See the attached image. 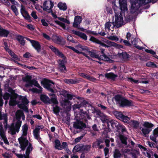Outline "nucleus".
I'll list each match as a JSON object with an SVG mask.
<instances>
[{
	"mask_svg": "<svg viewBox=\"0 0 158 158\" xmlns=\"http://www.w3.org/2000/svg\"><path fill=\"white\" fill-rule=\"evenodd\" d=\"M18 140L20 144V148L22 151H24L28 145L26 150L25 153L26 156L29 157L30 154L33 149L32 144L29 143L26 137L21 136L18 138Z\"/></svg>",
	"mask_w": 158,
	"mask_h": 158,
	"instance_id": "nucleus-1",
	"label": "nucleus"
},
{
	"mask_svg": "<svg viewBox=\"0 0 158 158\" xmlns=\"http://www.w3.org/2000/svg\"><path fill=\"white\" fill-rule=\"evenodd\" d=\"M114 98L116 104L120 107H130L133 105L131 100L127 99L119 94L115 95Z\"/></svg>",
	"mask_w": 158,
	"mask_h": 158,
	"instance_id": "nucleus-2",
	"label": "nucleus"
},
{
	"mask_svg": "<svg viewBox=\"0 0 158 158\" xmlns=\"http://www.w3.org/2000/svg\"><path fill=\"white\" fill-rule=\"evenodd\" d=\"M90 145H84L81 144L75 146L73 150V153L81 152L80 158H85V153L89 152L90 150Z\"/></svg>",
	"mask_w": 158,
	"mask_h": 158,
	"instance_id": "nucleus-3",
	"label": "nucleus"
},
{
	"mask_svg": "<svg viewBox=\"0 0 158 158\" xmlns=\"http://www.w3.org/2000/svg\"><path fill=\"white\" fill-rule=\"evenodd\" d=\"M131 5L130 10L131 13L134 14L141 6L148 3V0H129Z\"/></svg>",
	"mask_w": 158,
	"mask_h": 158,
	"instance_id": "nucleus-4",
	"label": "nucleus"
},
{
	"mask_svg": "<svg viewBox=\"0 0 158 158\" xmlns=\"http://www.w3.org/2000/svg\"><path fill=\"white\" fill-rule=\"evenodd\" d=\"M158 137V127L155 129L153 131L152 134L150 136V139L153 142L149 141V146L153 148H156L158 151V146L157 145L158 141L156 138Z\"/></svg>",
	"mask_w": 158,
	"mask_h": 158,
	"instance_id": "nucleus-5",
	"label": "nucleus"
},
{
	"mask_svg": "<svg viewBox=\"0 0 158 158\" xmlns=\"http://www.w3.org/2000/svg\"><path fill=\"white\" fill-rule=\"evenodd\" d=\"M43 86L48 91L52 93H54V90L53 89V86L51 84L54 85V83L52 81L45 79L44 81L42 82Z\"/></svg>",
	"mask_w": 158,
	"mask_h": 158,
	"instance_id": "nucleus-6",
	"label": "nucleus"
},
{
	"mask_svg": "<svg viewBox=\"0 0 158 158\" xmlns=\"http://www.w3.org/2000/svg\"><path fill=\"white\" fill-rule=\"evenodd\" d=\"M114 114L117 118L124 123L128 124L130 121V118L124 115L121 112L116 111L114 112Z\"/></svg>",
	"mask_w": 158,
	"mask_h": 158,
	"instance_id": "nucleus-7",
	"label": "nucleus"
},
{
	"mask_svg": "<svg viewBox=\"0 0 158 158\" xmlns=\"http://www.w3.org/2000/svg\"><path fill=\"white\" fill-rule=\"evenodd\" d=\"M17 113H18L20 115L19 116H17L16 118L17 121L15 123V130L17 132H18L22 123V121L20 120L21 116H23V117H24V115L23 111L22 110H18L17 111Z\"/></svg>",
	"mask_w": 158,
	"mask_h": 158,
	"instance_id": "nucleus-8",
	"label": "nucleus"
},
{
	"mask_svg": "<svg viewBox=\"0 0 158 158\" xmlns=\"http://www.w3.org/2000/svg\"><path fill=\"white\" fill-rule=\"evenodd\" d=\"M107 43L109 45V46H108L104 43L102 42L100 40H99V41H98L97 42L98 44H100V45L102 47L106 48H108L109 46H113L117 48H122L123 47L121 45L118 44L114 42H111L110 41H107Z\"/></svg>",
	"mask_w": 158,
	"mask_h": 158,
	"instance_id": "nucleus-9",
	"label": "nucleus"
},
{
	"mask_svg": "<svg viewBox=\"0 0 158 158\" xmlns=\"http://www.w3.org/2000/svg\"><path fill=\"white\" fill-rule=\"evenodd\" d=\"M115 19L114 22H113V24L114 27L116 26L117 27H119L122 26L123 22V19L122 15L120 14V15L118 16L117 14L115 15Z\"/></svg>",
	"mask_w": 158,
	"mask_h": 158,
	"instance_id": "nucleus-10",
	"label": "nucleus"
},
{
	"mask_svg": "<svg viewBox=\"0 0 158 158\" xmlns=\"http://www.w3.org/2000/svg\"><path fill=\"white\" fill-rule=\"evenodd\" d=\"M52 40L55 43L60 44L62 43L64 44L65 41L63 40V38L60 35H53L52 37Z\"/></svg>",
	"mask_w": 158,
	"mask_h": 158,
	"instance_id": "nucleus-11",
	"label": "nucleus"
},
{
	"mask_svg": "<svg viewBox=\"0 0 158 158\" xmlns=\"http://www.w3.org/2000/svg\"><path fill=\"white\" fill-rule=\"evenodd\" d=\"M27 40L30 41L31 43L32 46L37 52L40 53L41 49V47L39 42L37 41L31 40L30 38H27Z\"/></svg>",
	"mask_w": 158,
	"mask_h": 158,
	"instance_id": "nucleus-12",
	"label": "nucleus"
},
{
	"mask_svg": "<svg viewBox=\"0 0 158 158\" xmlns=\"http://www.w3.org/2000/svg\"><path fill=\"white\" fill-rule=\"evenodd\" d=\"M19 95L17 93H15L14 94H12L9 102V105L13 106L19 103V102L16 100L17 98L19 99Z\"/></svg>",
	"mask_w": 158,
	"mask_h": 158,
	"instance_id": "nucleus-13",
	"label": "nucleus"
},
{
	"mask_svg": "<svg viewBox=\"0 0 158 158\" xmlns=\"http://www.w3.org/2000/svg\"><path fill=\"white\" fill-rule=\"evenodd\" d=\"M73 127L75 129H81L86 128V124L81 121L77 120L74 123Z\"/></svg>",
	"mask_w": 158,
	"mask_h": 158,
	"instance_id": "nucleus-14",
	"label": "nucleus"
},
{
	"mask_svg": "<svg viewBox=\"0 0 158 158\" xmlns=\"http://www.w3.org/2000/svg\"><path fill=\"white\" fill-rule=\"evenodd\" d=\"M49 48L52 52L59 57H61L63 59L66 58L62 52H60L57 48L51 45L50 47Z\"/></svg>",
	"mask_w": 158,
	"mask_h": 158,
	"instance_id": "nucleus-15",
	"label": "nucleus"
},
{
	"mask_svg": "<svg viewBox=\"0 0 158 158\" xmlns=\"http://www.w3.org/2000/svg\"><path fill=\"white\" fill-rule=\"evenodd\" d=\"M32 77L29 75H27L24 78H23V81L26 82V86L27 87L31 86L32 85L33 82V81L35 79L31 80Z\"/></svg>",
	"mask_w": 158,
	"mask_h": 158,
	"instance_id": "nucleus-16",
	"label": "nucleus"
},
{
	"mask_svg": "<svg viewBox=\"0 0 158 158\" xmlns=\"http://www.w3.org/2000/svg\"><path fill=\"white\" fill-rule=\"evenodd\" d=\"M27 38H29L20 35H18L16 36V39L20 44V46H23L25 45L26 40L24 39L27 40Z\"/></svg>",
	"mask_w": 158,
	"mask_h": 158,
	"instance_id": "nucleus-17",
	"label": "nucleus"
},
{
	"mask_svg": "<svg viewBox=\"0 0 158 158\" xmlns=\"http://www.w3.org/2000/svg\"><path fill=\"white\" fill-rule=\"evenodd\" d=\"M120 8L121 11L124 13L127 11V3L124 0H119Z\"/></svg>",
	"mask_w": 158,
	"mask_h": 158,
	"instance_id": "nucleus-18",
	"label": "nucleus"
},
{
	"mask_svg": "<svg viewBox=\"0 0 158 158\" xmlns=\"http://www.w3.org/2000/svg\"><path fill=\"white\" fill-rule=\"evenodd\" d=\"M74 106L76 108H80L81 107H86L87 106L89 107L91 106V105L89 103V102L85 100H83L79 104L74 105Z\"/></svg>",
	"mask_w": 158,
	"mask_h": 158,
	"instance_id": "nucleus-19",
	"label": "nucleus"
},
{
	"mask_svg": "<svg viewBox=\"0 0 158 158\" xmlns=\"http://www.w3.org/2000/svg\"><path fill=\"white\" fill-rule=\"evenodd\" d=\"M119 57L121 58L122 60L127 61L129 60L130 55L126 52H123L122 53L118 54Z\"/></svg>",
	"mask_w": 158,
	"mask_h": 158,
	"instance_id": "nucleus-20",
	"label": "nucleus"
},
{
	"mask_svg": "<svg viewBox=\"0 0 158 158\" xmlns=\"http://www.w3.org/2000/svg\"><path fill=\"white\" fill-rule=\"evenodd\" d=\"M38 127H35L33 131L34 136L35 139H38L40 137V129H42L43 126H38Z\"/></svg>",
	"mask_w": 158,
	"mask_h": 158,
	"instance_id": "nucleus-21",
	"label": "nucleus"
},
{
	"mask_svg": "<svg viewBox=\"0 0 158 158\" xmlns=\"http://www.w3.org/2000/svg\"><path fill=\"white\" fill-rule=\"evenodd\" d=\"M72 31L73 34L79 36L84 40H87V36L85 34L74 30H72Z\"/></svg>",
	"mask_w": 158,
	"mask_h": 158,
	"instance_id": "nucleus-22",
	"label": "nucleus"
},
{
	"mask_svg": "<svg viewBox=\"0 0 158 158\" xmlns=\"http://www.w3.org/2000/svg\"><path fill=\"white\" fill-rule=\"evenodd\" d=\"M116 129L117 131L119 133V134L120 133H123L127 132V130L125 126L120 123H119Z\"/></svg>",
	"mask_w": 158,
	"mask_h": 158,
	"instance_id": "nucleus-23",
	"label": "nucleus"
},
{
	"mask_svg": "<svg viewBox=\"0 0 158 158\" xmlns=\"http://www.w3.org/2000/svg\"><path fill=\"white\" fill-rule=\"evenodd\" d=\"M76 47L77 49H79V51H84L85 52H86L88 53L90 49V48L88 47L82 45L80 44L77 45Z\"/></svg>",
	"mask_w": 158,
	"mask_h": 158,
	"instance_id": "nucleus-24",
	"label": "nucleus"
},
{
	"mask_svg": "<svg viewBox=\"0 0 158 158\" xmlns=\"http://www.w3.org/2000/svg\"><path fill=\"white\" fill-rule=\"evenodd\" d=\"M40 100L44 103L48 104L50 103V98L48 96L45 94H41L40 96Z\"/></svg>",
	"mask_w": 158,
	"mask_h": 158,
	"instance_id": "nucleus-25",
	"label": "nucleus"
},
{
	"mask_svg": "<svg viewBox=\"0 0 158 158\" xmlns=\"http://www.w3.org/2000/svg\"><path fill=\"white\" fill-rule=\"evenodd\" d=\"M19 100L21 101V103L20 104L23 105H27L29 102L26 96H22L19 95Z\"/></svg>",
	"mask_w": 158,
	"mask_h": 158,
	"instance_id": "nucleus-26",
	"label": "nucleus"
},
{
	"mask_svg": "<svg viewBox=\"0 0 158 158\" xmlns=\"http://www.w3.org/2000/svg\"><path fill=\"white\" fill-rule=\"evenodd\" d=\"M10 33V31L2 27H0V37H7Z\"/></svg>",
	"mask_w": 158,
	"mask_h": 158,
	"instance_id": "nucleus-27",
	"label": "nucleus"
},
{
	"mask_svg": "<svg viewBox=\"0 0 158 158\" xmlns=\"http://www.w3.org/2000/svg\"><path fill=\"white\" fill-rule=\"evenodd\" d=\"M81 112V115L82 116H84L82 118L83 119L86 120L87 119H91L89 115V111H84L82 109H80Z\"/></svg>",
	"mask_w": 158,
	"mask_h": 158,
	"instance_id": "nucleus-28",
	"label": "nucleus"
},
{
	"mask_svg": "<svg viewBox=\"0 0 158 158\" xmlns=\"http://www.w3.org/2000/svg\"><path fill=\"white\" fill-rule=\"evenodd\" d=\"M120 140L121 143L125 145H127V138L122 134H119L118 136Z\"/></svg>",
	"mask_w": 158,
	"mask_h": 158,
	"instance_id": "nucleus-29",
	"label": "nucleus"
},
{
	"mask_svg": "<svg viewBox=\"0 0 158 158\" xmlns=\"http://www.w3.org/2000/svg\"><path fill=\"white\" fill-rule=\"evenodd\" d=\"M105 77L107 79L114 80L117 76L113 73H107L105 74Z\"/></svg>",
	"mask_w": 158,
	"mask_h": 158,
	"instance_id": "nucleus-30",
	"label": "nucleus"
},
{
	"mask_svg": "<svg viewBox=\"0 0 158 158\" xmlns=\"http://www.w3.org/2000/svg\"><path fill=\"white\" fill-rule=\"evenodd\" d=\"M138 41L137 39L135 38L133 40H131V43L134 45V47L138 49L142 50L143 49V48L137 45V43Z\"/></svg>",
	"mask_w": 158,
	"mask_h": 158,
	"instance_id": "nucleus-31",
	"label": "nucleus"
},
{
	"mask_svg": "<svg viewBox=\"0 0 158 158\" xmlns=\"http://www.w3.org/2000/svg\"><path fill=\"white\" fill-rule=\"evenodd\" d=\"M22 130L23 132L22 137H24L26 136L27 135V132L28 128V127L27 124H25L22 127Z\"/></svg>",
	"mask_w": 158,
	"mask_h": 158,
	"instance_id": "nucleus-32",
	"label": "nucleus"
},
{
	"mask_svg": "<svg viewBox=\"0 0 158 158\" xmlns=\"http://www.w3.org/2000/svg\"><path fill=\"white\" fill-rule=\"evenodd\" d=\"M57 6L60 10L64 11L66 10L67 9V6L65 3H62L60 2L58 3Z\"/></svg>",
	"mask_w": 158,
	"mask_h": 158,
	"instance_id": "nucleus-33",
	"label": "nucleus"
},
{
	"mask_svg": "<svg viewBox=\"0 0 158 158\" xmlns=\"http://www.w3.org/2000/svg\"><path fill=\"white\" fill-rule=\"evenodd\" d=\"M128 124L130 125L133 126V127L135 128H137L139 127V123L138 122L135 120H130V121Z\"/></svg>",
	"mask_w": 158,
	"mask_h": 158,
	"instance_id": "nucleus-34",
	"label": "nucleus"
},
{
	"mask_svg": "<svg viewBox=\"0 0 158 158\" xmlns=\"http://www.w3.org/2000/svg\"><path fill=\"white\" fill-rule=\"evenodd\" d=\"M8 127L9 128V130L11 132L12 135H14L16 134V132L17 131L15 130V126L14 123H12L10 126H9Z\"/></svg>",
	"mask_w": 158,
	"mask_h": 158,
	"instance_id": "nucleus-35",
	"label": "nucleus"
},
{
	"mask_svg": "<svg viewBox=\"0 0 158 158\" xmlns=\"http://www.w3.org/2000/svg\"><path fill=\"white\" fill-rule=\"evenodd\" d=\"M113 156L114 158H120L121 157V154L118 149H115Z\"/></svg>",
	"mask_w": 158,
	"mask_h": 158,
	"instance_id": "nucleus-36",
	"label": "nucleus"
},
{
	"mask_svg": "<svg viewBox=\"0 0 158 158\" xmlns=\"http://www.w3.org/2000/svg\"><path fill=\"white\" fill-rule=\"evenodd\" d=\"M88 53L90 57L93 58H95L98 55L96 53V51L94 50L90 51L89 49Z\"/></svg>",
	"mask_w": 158,
	"mask_h": 158,
	"instance_id": "nucleus-37",
	"label": "nucleus"
},
{
	"mask_svg": "<svg viewBox=\"0 0 158 158\" xmlns=\"http://www.w3.org/2000/svg\"><path fill=\"white\" fill-rule=\"evenodd\" d=\"M49 102L50 103H48V104L53 103L54 104L56 105L58 104V103L56 96L54 97H51L50 98Z\"/></svg>",
	"mask_w": 158,
	"mask_h": 158,
	"instance_id": "nucleus-38",
	"label": "nucleus"
},
{
	"mask_svg": "<svg viewBox=\"0 0 158 158\" xmlns=\"http://www.w3.org/2000/svg\"><path fill=\"white\" fill-rule=\"evenodd\" d=\"M64 81L65 83L69 84H75L78 82L77 80L73 79H65Z\"/></svg>",
	"mask_w": 158,
	"mask_h": 158,
	"instance_id": "nucleus-39",
	"label": "nucleus"
},
{
	"mask_svg": "<svg viewBox=\"0 0 158 158\" xmlns=\"http://www.w3.org/2000/svg\"><path fill=\"white\" fill-rule=\"evenodd\" d=\"M14 59H15L14 60L16 61V60L20 61V59L18 57V56L15 54L12 51L8 53Z\"/></svg>",
	"mask_w": 158,
	"mask_h": 158,
	"instance_id": "nucleus-40",
	"label": "nucleus"
},
{
	"mask_svg": "<svg viewBox=\"0 0 158 158\" xmlns=\"http://www.w3.org/2000/svg\"><path fill=\"white\" fill-rule=\"evenodd\" d=\"M66 97L69 100H71L73 99H74L75 98H77L78 99H79V98H80V97H77V96L74 95L69 94H66Z\"/></svg>",
	"mask_w": 158,
	"mask_h": 158,
	"instance_id": "nucleus-41",
	"label": "nucleus"
},
{
	"mask_svg": "<svg viewBox=\"0 0 158 158\" xmlns=\"http://www.w3.org/2000/svg\"><path fill=\"white\" fill-rule=\"evenodd\" d=\"M60 110V108L57 105H56L55 106H54L53 108V112L56 115H58L59 114V113Z\"/></svg>",
	"mask_w": 158,
	"mask_h": 158,
	"instance_id": "nucleus-42",
	"label": "nucleus"
},
{
	"mask_svg": "<svg viewBox=\"0 0 158 158\" xmlns=\"http://www.w3.org/2000/svg\"><path fill=\"white\" fill-rule=\"evenodd\" d=\"M18 107L20 109L23 110L25 112L27 113L29 112L28 108L26 105H23V104H19Z\"/></svg>",
	"mask_w": 158,
	"mask_h": 158,
	"instance_id": "nucleus-43",
	"label": "nucleus"
},
{
	"mask_svg": "<svg viewBox=\"0 0 158 158\" xmlns=\"http://www.w3.org/2000/svg\"><path fill=\"white\" fill-rule=\"evenodd\" d=\"M61 106H65L67 105H71L70 102L67 98H64L62 100V102H61Z\"/></svg>",
	"mask_w": 158,
	"mask_h": 158,
	"instance_id": "nucleus-44",
	"label": "nucleus"
},
{
	"mask_svg": "<svg viewBox=\"0 0 158 158\" xmlns=\"http://www.w3.org/2000/svg\"><path fill=\"white\" fill-rule=\"evenodd\" d=\"M119 123L116 121L111 120L110 121V123L111 124V127L113 129H114L115 128L117 129Z\"/></svg>",
	"mask_w": 158,
	"mask_h": 158,
	"instance_id": "nucleus-45",
	"label": "nucleus"
},
{
	"mask_svg": "<svg viewBox=\"0 0 158 158\" xmlns=\"http://www.w3.org/2000/svg\"><path fill=\"white\" fill-rule=\"evenodd\" d=\"M58 66L65 65L67 63V58H63L62 60L59 59L58 61Z\"/></svg>",
	"mask_w": 158,
	"mask_h": 158,
	"instance_id": "nucleus-46",
	"label": "nucleus"
},
{
	"mask_svg": "<svg viewBox=\"0 0 158 158\" xmlns=\"http://www.w3.org/2000/svg\"><path fill=\"white\" fill-rule=\"evenodd\" d=\"M14 62L15 63L18 64L21 67L23 68L26 69V68H27L28 69H29L30 70L31 68V66H27L25 64H21L19 62H18L17 61H15V60H14Z\"/></svg>",
	"mask_w": 158,
	"mask_h": 158,
	"instance_id": "nucleus-47",
	"label": "nucleus"
},
{
	"mask_svg": "<svg viewBox=\"0 0 158 158\" xmlns=\"http://www.w3.org/2000/svg\"><path fill=\"white\" fill-rule=\"evenodd\" d=\"M55 148L59 150V148L61 146V143L60 141L58 139H56L55 141Z\"/></svg>",
	"mask_w": 158,
	"mask_h": 158,
	"instance_id": "nucleus-48",
	"label": "nucleus"
},
{
	"mask_svg": "<svg viewBox=\"0 0 158 158\" xmlns=\"http://www.w3.org/2000/svg\"><path fill=\"white\" fill-rule=\"evenodd\" d=\"M139 129L141 130L143 135L145 137H147V135L148 134V128H144L140 127Z\"/></svg>",
	"mask_w": 158,
	"mask_h": 158,
	"instance_id": "nucleus-49",
	"label": "nucleus"
},
{
	"mask_svg": "<svg viewBox=\"0 0 158 158\" xmlns=\"http://www.w3.org/2000/svg\"><path fill=\"white\" fill-rule=\"evenodd\" d=\"M55 22L56 23L60 25L65 30L66 29V27L64 23L58 20H55Z\"/></svg>",
	"mask_w": 158,
	"mask_h": 158,
	"instance_id": "nucleus-50",
	"label": "nucleus"
},
{
	"mask_svg": "<svg viewBox=\"0 0 158 158\" xmlns=\"http://www.w3.org/2000/svg\"><path fill=\"white\" fill-rule=\"evenodd\" d=\"M58 66L59 69L61 72L65 73L67 72V70L65 65H63L62 66L60 65Z\"/></svg>",
	"mask_w": 158,
	"mask_h": 158,
	"instance_id": "nucleus-51",
	"label": "nucleus"
},
{
	"mask_svg": "<svg viewBox=\"0 0 158 158\" xmlns=\"http://www.w3.org/2000/svg\"><path fill=\"white\" fill-rule=\"evenodd\" d=\"M103 141L102 139H97L96 140V141L94 142L93 144L92 147L94 148V145L95 144H96L97 146H99L100 145L101 143H103Z\"/></svg>",
	"mask_w": 158,
	"mask_h": 158,
	"instance_id": "nucleus-52",
	"label": "nucleus"
},
{
	"mask_svg": "<svg viewBox=\"0 0 158 158\" xmlns=\"http://www.w3.org/2000/svg\"><path fill=\"white\" fill-rule=\"evenodd\" d=\"M11 9L15 13V15L17 16L19 14V12L16 6L14 5H12L11 6Z\"/></svg>",
	"mask_w": 158,
	"mask_h": 158,
	"instance_id": "nucleus-53",
	"label": "nucleus"
},
{
	"mask_svg": "<svg viewBox=\"0 0 158 158\" xmlns=\"http://www.w3.org/2000/svg\"><path fill=\"white\" fill-rule=\"evenodd\" d=\"M7 1H6L5 2V4L6 5L8 6H9L10 5V2H8V1H10L11 3L13 4V5H16V4L15 3H17V2L15 1V0H6Z\"/></svg>",
	"mask_w": 158,
	"mask_h": 158,
	"instance_id": "nucleus-54",
	"label": "nucleus"
},
{
	"mask_svg": "<svg viewBox=\"0 0 158 158\" xmlns=\"http://www.w3.org/2000/svg\"><path fill=\"white\" fill-rule=\"evenodd\" d=\"M66 47L70 49H71L74 52H75V53L78 54H80L81 52L79 51L78 50H77L74 47H72V46H66Z\"/></svg>",
	"mask_w": 158,
	"mask_h": 158,
	"instance_id": "nucleus-55",
	"label": "nucleus"
},
{
	"mask_svg": "<svg viewBox=\"0 0 158 158\" xmlns=\"http://www.w3.org/2000/svg\"><path fill=\"white\" fill-rule=\"evenodd\" d=\"M68 146V145L66 142H63L62 143V144L61 145V146H60L59 150H61L63 149H64L65 148H66Z\"/></svg>",
	"mask_w": 158,
	"mask_h": 158,
	"instance_id": "nucleus-56",
	"label": "nucleus"
},
{
	"mask_svg": "<svg viewBox=\"0 0 158 158\" xmlns=\"http://www.w3.org/2000/svg\"><path fill=\"white\" fill-rule=\"evenodd\" d=\"M3 44L5 46L4 49L5 50L6 52H8V53H9L10 52L12 51L10 49L7 42H4Z\"/></svg>",
	"mask_w": 158,
	"mask_h": 158,
	"instance_id": "nucleus-57",
	"label": "nucleus"
},
{
	"mask_svg": "<svg viewBox=\"0 0 158 158\" xmlns=\"http://www.w3.org/2000/svg\"><path fill=\"white\" fill-rule=\"evenodd\" d=\"M82 20V18L81 16H77L75 17L74 21L77 22V23H80Z\"/></svg>",
	"mask_w": 158,
	"mask_h": 158,
	"instance_id": "nucleus-58",
	"label": "nucleus"
},
{
	"mask_svg": "<svg viewBox=\"0 0 158 158\" xmlns=\"http://www.w3.org/2000/svg\"><path fill=\"white\" fill-rule=\"evenodd\" d=\"M11 95L8 93H5L3 96V99L5 100H8L10 97Z\"/></svg>",
	"mask_w": 158,
	"mask_h": 158,
	"instance_id": "nucleus-59",
	"label": "nucleus"
},
{
	"mask_svg": "<svg viewBox=\"0 0 158 158\" xmlns=\"http://www.w3.org/2000/svg\"><path fill=\"white\" fill-rule=\"evenodd\" d=\"M149 67L158 68V65L153 62L149 61Z\"/></svg>",
	"mask_w": 158,
	"mask_h": 158,
	"instance_id": "nucleus-60",
	"label": "nucleus"
},
{
	"mask_svg": "<svg viewBox=\"0 0 158 158\" xmlns=\"http://www.w3.org/2000/svg\"><path fill=\"white\" fill-rule=\"evenodd\" d=\"M25 14L26 15L25 16L24 15L23 16L24 18L29 22H31L32 20L31 19V17L29 15L28 12H27V13Z\"/></svg>",
	"mask_w": 158,
	"mask_h": 158,
	"instance_id": "nucleus-61",
	"label": "nucleus"
},
{
	"mask_svg": "<svg viewBox=\"0 0 158 158\" xmlns=\"http://www.w3.org/2000/svg\"><path fill=\"white\" fill-rule=\"evenodd\" d=\"M149 53L153 55V56L158 59V56L156 55V52L152 49L149 50Z\"/></svg>",
	"mask_w": 158,
	"mask_h": 158,
	"instance_id": "nucleus-62",
	"label": "nucleus"
},
{
	"mask_svg": "<svg viewBox=\"0 0 158 158\" xmlns=\"http://www.w3.org/2000/svg\"><path fill=\"white\" fill-rule=\"evenodd\" d=\"M67 40L72 43H75L76 41L74 40L73 37L71 35H69L67 37Z\"/></svg>",
	"mask_w": 158,
	"mask_h": 158,
	"instance_id": "nucleus-63",
	"label": "nucleus"
},
{
	"mask_svg": "<svg viewBox=\"0 0 158 158\" xmlns=\"http://www.w3.org/2000/svg\"><path fill=\"white\" fill-rule=\"evenodd\" d=\"M151 76L152 78L154 79H158V72L151 73Z\"/></svg>",
	"mask_w": 158,
	"mask_h": 158,
	"instance_id": "nucleus-64",
	"label": "nucleus"
}]
</instances>
